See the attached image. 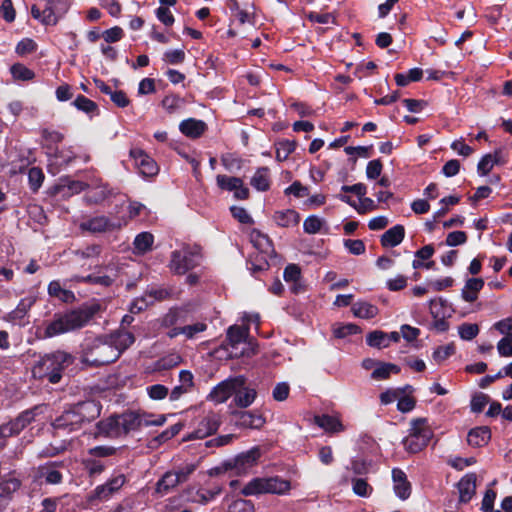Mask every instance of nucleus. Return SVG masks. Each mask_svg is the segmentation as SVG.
<instances>
[{"mask_svg":"<svg viewBox=\"0 0 512 512\" xmlns=\"http://www.w3.org/2000/svg\"><path fill=\"white\" fill-rule=\"evenodd\" d=\"M194 388V376L189 370L179 372V383L169 393V400L178 401L183 395L190 393Z\"/></svg>","mask_w":512,"mask_h":512,"instance_id":"obj_15","label":"nucleus"},{"mask_svg":"<svg viewBox=\"0 0 512 512\" xmlns=\"http://www.w3.org/2000/svg\"><path fill=\"white\" fill-rule=\"evenodd\" d=\"M72 105L88 115H94L98 112L97 104L83 95L77 96Z\"/></svg>","mask_w":512,"mask_h":512,"instance_id":"obj_46","label":"nucleus"},{"mask_svg":"<svg viewBox=\"0 0 512 512\" xmlns=\"http://www.w3.org/2000/svg\"><path fill=\"white\" fill-rule=\"evenodd\" d=\"M354 316L363 319H371L378 314V308L368 302H356L352 306Z\"/></svg>","mask_w":512,"mask_h":512,"instance_id":"obj_38","label":"nucleus"},{"mask_svg":"<svg viewBox=\"0 0 512 512\" xmlns=\"http://www.w3.org/2000/svg\"><path fill=\"white\" fill-rule=\"evenodd\" d=\"M21 481L15 477L0 481V506L5 509L13 498V494L20 488Z\"/></svg>","mask_w":512,"mask_h":512,"instance_id":"obj_21","label":"nucleus"},{"mask_svg":"<svg viewBox=\"0 0 512 512\" xmlns=\"http://www.w3.org/2000/svg\"><path fill=\"white\" fill-rule=\"evenodd\" d=\"M74 406L78 411L82 423L90 422L100 415L101 408L95 401L88 400L77 403Z\"/></svg>","mask_w":512,"mask_h":512,"instance_id":"obj_23","label":"nucleus"},{"mask_svg":"<svg viewBox=\"0 0 512 512\" xmlns=\"http://www.w3.org/2000/svg\"><path fill=\"white\" fill-rule=\"evenodd\" d=\"M353 492L359 497H369L373 491V488L362 478L352 479Z\"/></svg>","mask_w":512,"mask_h":512,"instance_id":"obj_52","label":"nucleus"},{"mask_svg":"<svg viewBox=\"0 0 512 512\" xmlns=\"http://www.w3.org/2000/svg\"><path fill=\"white\" fill-rule=\"evenodd\" d=\"M181 362V357L177 354H172L166 357L161 358L156 363V369L157 370H168L171 369L177 365H179Z\"/></svg>","mask_w":512,"mask_h":512,"instance_id":"obj_60","label":"nucleus"},{"mask_svg":"<svg viewBox=\"0 0 512 512\" xmlns=\"http://www.w3.org/2000/svg\"><path fill=\"white\" fill-rule=\"evenodd\" d=\"M273 219L281 227H292L298 224L300 217L295 210L287 209L275 212Z\"/></svg>","mask_w":512,"mask_h":512,"instance_id":"obj_35","label":"nucleus"},{"mask_svg":"<svg viewBox=\"0 0 512 512\" xmlns=\"http://www.w3.org/2000/svg\"><path fill=\"white\" fill-rule=\"evenodd\" d=\"M324 224V220L318 216L311 215L303 223V229L308 234L318 233Z\"/></svg>","mask_w":512,"mask_h":512,"instance_id":"obj_55","label":"nucleus"},{"mask_svg":"<svg viewBox=\"0 0 512 512\" xmlns=\"http://www.w3.org/2000/svg\"><path fill=\"white\" fill-rule=\"evenodd\" d=\"M181 484L173 470L167 471L156 483L155 492L160 495L168 494L175 487Z\"/></svg>","mask_w":512,"mask_h":512,"instance_id":"obj_28","label":"nucleus"},{"mask_svg":"<svg viewBox=\"0 0 512 512\" xmlns=\"http://www.w3.org/2000/svg\"><path fill=\"white\" fill-rule=\"evenodd\" d=\"M250 241L257 250L265 255H270L274 252L272 241L258 229L251 230Z\"/></svg>","mask_w":512,"mask_h":512,"instance_id":"obj_25","label":"nucleus"},{"mask_svg":"<svg viewBox=\"0 0 512 512\" xmlns=\"http://www.w3.org/2000/svg\"><path fill=\"white\" fill-rule=\"evenodd\" d=\"M236 425L242 428L260 429L265 419L255 411H237L233 413Z\"/></svg>","mask_w":512,"mask_h":512,"instance_id":"obj_17","label":"nucleus"},{"mask_svg":"<svg viewBox=\"0 0 512 512\" xmlns=\"http://www.w3.org/2000/svg\"><path fill=\"white\" fill-rule=\"evenodd\" d=\"M107 337L110 340V345L115 346V348L119 350V356L132 345L135 340L133 334L128 331H116Z\"/></svg>","mask_w":512,"mask_h":512,"instance_id":"obj_32","label":"nucleus"},{"mask_svg":"<svg viewBox=\"0 0 512 512\" xmlns=\"http://www.w3.org/2000/svg\"><path fill=\"white\" fill-rule=\"evenodd\" d=\"M222 492V488L218 485L212 488H201L198 489L195 495L189 498V501L201 505H206L214 500Z\"/></svg>","mask_w":512,"mask_h":512,"instance_id":"obj_34","label":"nucleus"},{"mask_svg":"<svg viewBox=\"0 0 512 512\" xmlns=\"http://www.w3.org/2000/svg\"><path fill=\"white\" fill-rule=\"evenodd\" d=\"M434 247L432 245H425L415 252V259L412 262L414 269H419L424 266V260L430 259L434 254Z\"/></svg>","mask_w":512,"mask_h":512,"instance_id":"obj_48","label":"nucleus"},{"mask_svg":"<svg viewBox=\"0 0 512 512\" xmlns=\"http://www.w3.org/2000/svg\"><path fill=\"white\" fill-rule=\"evenodd\" d=\"M39 407H34L20 413L14 420L0 426V435L9 438L18 435L32 421H34Z\"/></svg>","mask_w":512,"mask_h":512,"instance_id":"obj_8","label":"nucleus"},{"mask_svg":"<svg viewBox=\"0 0 512 512\" xmlns=\"http://www.w3.org/2000/svg\"><path fill=\"white\" fill-rule=\"evenodd\" d=\"M484 286V280L482 278H470L466 281L461 296L466 302H474L478 298L479 291Z\"/></svg>","mask_w":512,"mask_h":512,"instance_id":"obj_31","label":"nucleus"},{"mask_svg":"<svg viewBox=\"0 0 512 512\" xmlns=\"http://www.w3.org/2000/svg\"><path fill=\"white\" fill-rule=\"evenodd\" d=\"M168 296V292L165 289L152 290L146 293L143 297L134 300L130 307L132 313L140 312L146 309L149 305H152L155 301L163 300Z\"/></svg>","mask_w":512,"mask_h":512,"instance_id":"obj_20","label":"nucleus"},{"mask_svg":"<svg viewBox=\"0 0 512 512\" xmlns=\"http://www.w3.org/2000/svg\"><path fill=\"white\" fill-rule=\"evenodd\" d=\"M245 381L246 379L243 376L227 378L211 390L208 399L217 404L224 403L235 394L239 387L245 384Z\"/></svg>","mask_w":512,"mask_h":512,"instance_id":"obj_6","label":"nucleus"},{"mask_svg":"<svg viewBox=\"0 0 512 512\" xmlns=\"http://www.w3.org/2000/svg\"><path fill=\"white\" fill-rule=\"evenodd\" d=\"M403 445H404L405 450L408 451L409 453H418L422 449H424L428 445V443L424 442L423 439L420 440V439L408 434L403 439Z\"/></svg>","mask_w":512,"mask_h":512,"instance_id":"obj_51","label":"nucleus"},{"mask_svg":"<svg viewBox=\"0 0 512 512\" xmlns=\"http://www.w3.org/2000/svg\"><path fill=\"white\" fill-rule=\"evenodd\" d=\"M250 184L258 191H267L270 187L269 169L267 167L258 168L252 176Z\"/></svg>","mask_w":512,"mask_h":512,"instance_id":"obj_36","label":"nucleus"},{"mask_svg":"<svg viewBox=\"0 0 512 512\" xmlns=\"http://www.w3.org/2000/svg\"><path fill=\"white\" fill-rule=\"evenodd\" d=\"M276 159L278 161H285L296 148V142L291 140H281L275 144Z\"/></svg>","mask_w":512,"mask_h":512,"instance_id":"obj_45","label":"nucleus"},{"mask_svg":"<svg viewBox=\"0 0 512 512\" xmlns=\"http://www.w3.org/2000/svg\"><path fill=\"white\" fill-rule=\"evenodd\" d=\"M96 306H87L66 313L56 314L44 331L45 338H52L84 327L96 313Z\"/></svg>","mask_w":512,"mask_h":512,"instance_id":"obj_1","label":"nucleus"},{"mask_svg":"<svg viewBox=\"0 0 512 512\" xmlns=\"http://www.w3.org/2000/svg\"><path fill=\"white\" fill-rule=\"evenodd\" d=\"M493 327L505 337H512V317L504 318L496 322Z\"/></svg>","mask_w":512,"mask_h":512,"instance_id":"obj_64","label":"nucleus"},{"mask_svg":"<svg viewBox=\"0 0 512 512\" xmlns=\"http://www.w3.org/2000/svg\"><path fill=\"white\" fill-rule=\"evenodd\" d=\"M290 490V482L278 477L254 478L243 489L246 496L262 493L285 494Z\"/></svg>","mask_w":512,"mask_h":512,"instance_id":"obj_3","label":"nucleus"},{"mask_svg":"<svg viewBox=\"0 0 512 512\" xmlns=\"http://www.w3.org/2000/svg\"><path fill=\"white\" fill-rule=\"evenodd\" d=\"M491 438V431L487 426L473 428L467 435V442L473 447H482L488 443Z\"/></svg>","mask_w":512,"mask_h":512,"instance_id":"obj_26","label":"nucleus"},{"mask_svg":"<svg viewBox=\"0 0 512 512\" xmlns=\"http://www.w3.org/2000/svg\"><path fill=\"white\" fill-rule=\"evenodd\" d=\"M119 420L122 435H126L131 431L139 430L141 427L162 426L166 421V417L159 415L153 419L152 415L128 412L119 415Z\"/></svg>","mask_w":512,"mask_h":512,"instance_id":"obj_4","label":"nucleus"},{"mask_svg":"<svg viewBox=\"0 0 512 512\" xmlns=\"http://www.w3.org/2000/svg\"><path fill=\"white\" fill-rule=\"evenodd\" d=\"M476 480L475 473H467L459 480L457 489L460 503H468L473 498L476 492Z\"/></svg>","mask_w":512,"mask_h":512,"instance_id":"obj_19","label":"nucleus"},{"mask_svg":"<svg viewBox=\"0 0 512 512\" xmlns=\"http://www.w3.org/2000/svg\"><path fill=\"white\" fill-rule=\"evenodd\" d=\"M256 395V390L254 388L247 387L245 383L235 391L234 403L240 408H247L255 401Z\"/></svg>","mask_w":512,"mask_h":512,"instance_id":"obj_30","label":"nucleus"},{"mask_svg":"<svg viewBox=\"0 0 512 512\" xmlns=\"http://www.w3.org/2000/svg\"><path fill=\"white\" fill-rule=\"evenodd\" d=\"M260 456V449L258 447H253L238 455L233 460V463L229 462L226 466L233 468L238 475L246 474L257 463Z\"/></svg>","mask_w":512,"mask_h":512,"instance_id":"obj_11","label":"nucleus"},{"mask_svg":"<svg viewBox=\"0 0 512 512\" xmlns=\"http://www.w3.org/2000/svg\"><path fill=\"white\" fill-rule=\"evenodd\" d=\"M248 337V328L240 326H231L227 331V350L230 357H239L245 354L244 349L238 350V346L246 344Z\"/></svg>","mask_w":512,"mask_h":512,"instance_id":"obj_12","label":"nucleus"},{"mask_svg":"<svg viewBox=\"0 0 512 512\" xmlns=\"http://www.w3.org/2000/svg\"><path fill=\"white\" fill-rule=\"evenodd\" d=\"M82 424L83 423L80 419V416L75 406H72L69 409L65 410L53 422L54 428L64 429L68 431L77 430L82 426Z\"/></svg>","mask_w":512,"mask_h":512,"instance_id":"obj_13","label":"nucleus"},{"mask_svg":"<svg viewBox=\"0 0 512 512\" xmlns=\"http://www.w3.org/2000/svg\"><path fill=\"white\" fill-rule=\"evenodd\" d=\"M110 226L109 220L104 216H97L85 222H82L80 227L82 230H87L93 233L104 232Z\"/></svg>","mask_w":512,"mask_h":512,"instance_id":"obj_39","label":"nucleus"},{"mask_svg":"<svg viewBox=\"0 0 512 512\" xmlns=\"http://www.w3.org/2000/svg\"><path fill=\"white\" fill-rule=\"evenodd\" d=\"M162 107L168 112V113H174L184 105V100L180 98L177 95L170 94L163 98L162 100Z\"/></svg>","mask_w":512,"mask_h":512,"instance_id":"obj_49","label":"nucleus"},{"mask_svg":"<svg viewBox=\"0 0 512 512\" xmlns=\"http://www.w3.org/2000/svg\"><path fill=\"white\" fill-rule=\"evenodd\" d=\"M146 392L152 400H163L169 395L168 388L162 384L148 386Z\"/></svg>","mask_w":512,"mask_h":512,"instance_id":"obj_58","label":"nucleus"},{"mask_svg":"<svg viewBox=\"0 0 512 512\" xmlns=\"http://www.w3.org/2000/svg\"><path fill=\"white\" fill-rule=\"evenodd\" d=\"M400 368L392 363L380 362L378 366L373 370L371 377L374 380H385L390 377L391 374H398Z\"/></svg>","mask_w":512,"mask_h":512,"instance_id":"obj_40","label":"nucleus"},{"mask_svg":"<svg viewBox=\"0 0 512 512\" xmlns=\"http://www.w3.org/2000/svg\"><path fill=\"white\" fill-rule=\"evenodd\" d=\"M301 276L300 268L295 264L288 265L283 273L284 280L287 283L292 284V290L295 293H298L300 291V285L298 284V281Z\"/></svg>","mask_w":512,"mask_h":512,"instance_id":"obj_43","label":"nucleus"},{"mask_svg":"<svg viewBox=\"0 0 512 512\" xmlns=\"http://www.w3.org/2000/svg\"><path fill=\"white\" fill-rule=\"evenodd\" d=\"M93 362L97 365H105L116 361L119 358V350L115 346L110 345V340L99 338L95 341L92 348Z\"/></svg>","mask_w":512,"mask_h":512,"instance_id":"obj_9","label":"nucleus"},{"mask_svg":"<svg viewBox=\"0 0 512 512\" xmlns=\"http://www.w3.org/2000/svg\"><path fill=\"white\" fill-rule=\"evenodd\" d=\"M221 424L220 414L209 411L199 421L195 429L185 437V440L204 439L215 433Z\"/></svg>","mask_w":512,"mask_h":512,"instance_id":"obj_7","label":"nucleus"},{"mask_svg":"<svg viewBox=\"0 0 512 512\" xmlns=\"http://www.w3.org/2000/svg\"><path fill=\"white\" fill-rule=\"evenodd\" d=\"M409 434L420 440L423 439V441L426 443H429L433 436V432L427 423V419L425 418H417L412 420Z\"/></svg>","mask_w":512,"mask_h":512,"instance_id":"obj_24","label":"nucleus"},{"mask_svg":"<svg viewBox=\"0 0 512 512\" xmlns=\"http://www.w3.org/2000/svg\"><path fill=\"white\" fill-rule=\"evenodd\" d=\"M404 236V226L395 225L381 236V244L383 247H396L403 241Z\"/></svg>","mask_w":512,"mask_h":512,"instance_id":"obj_27","label":"nucleus"},{"mask_svg":"<svg viewBox=\"0 0 512 512\" xmlns=\"http://www.w3.org/2000/svg\"><path fill=\"white\" fill-rule=\"evenodd\" d=\"M74 362V357L65 351L57 350L40 357L32 367V376L35 379H47L50 383L56 384L61 378L63 371Z\"/></svg>","mask_w":512,"mask_h":512,"instance_id":"obj_2","label":"nucleus"},{"mask_svg":"<svg viewBox=\"0 0 512 512\" xmlns=\"http://www.w3.org/2000/svg\"><path fill=\"white\" fill-rule=\"evenodd\" d=\"M130 157L134 160L135 166L143 177H154L159 172L155 160L140 148H132Z\"/></svg>","mask_w":512,"mask_h":512,"instance_id":"obj_10","label":"nucleus"},{"mask_svg":"<svg viewBox=\"0 0 512 512\" xmlns=\"http://www.w3.org/2000/svg\"><path fill=\"white\" fill-rule=\"evenodd\" d=\"M413 390V387L410 385H406L402 388L388 389L380 394V401L383 405H388L396 400L398 401L401 395L412 393Z\"/></svg>","mask_w":512,"mask_h":512,"instance_id":"obj_42","label":"nucleus"},{"mask_svg":"<svg viewBox=\"0 0 512 512\" xmlns=\"http://www.w3.org/2000/svg\"><path fill=\"white\" fill-rule=\"evenodd\" d=\"M179 129L187 137L197 138L205 131L206 124L201 120L189 118L180 123Z\"/></svg>","mask_w":512,"mask_h":512,"instance_id":"obj_29","label":"nucleus"},{"mask_svg":"<svg viewBox=\"0 0 512 512\" xmlns=\"http://www.w3.org/2000/svg\"><path fill=\"white\" fill-rule=\"evenodd\" d=\"M34 481L46 484H59L62 474L56 469V462H50L39 466L34 473Z\"/></svg>","mask_w":512,"mask_h":512,"instance_id":"obj_16","label":"nucleus"},{"mask_svg":"<svg viewBox=\"0 0 512 512\" xmlns=\"http://www.w3.org/2000/svg\"><path fill=\"white\" fill-rule=\"evenodd\" d=\"M496 163H497L496 155H492V154L484 155L477 165L478 173L481 176L487 175L492 170V168L494 167V165Z\"/></svg>","mask_w":512,"mask_h":512,"instance_id":"obj_56","label":"nucleus"},{"mask_svg":"<svg viewBox=\"0 0 512 512\" xmlns=\"http://www.w3.org/2000/svg\"><path fill=\"white\" fill-rule=\"evenodd\" d=\"M126 478L123 474L111 477L105 484L97 486L93 491V498L106 500L124 485Z\"/></svg>","mask_w":512,"mask_h":512,"instance_id":"obj_14","label":"nucleus"},{"mask_svg":"<svg viewBox=\"0 0 512 512\" xmlns=\"http://www.w3.org/2000/svg\"><path fill=\"white\" fill-rule=\"evenodd\" d=\"M10 71L13 78L17 80L26 81L34 78V72L26 66H24L23 64L17 63L12 65Z\"/></svg>","mask_w":512,"mask_h":512,"instance_id":"obj_54","label":"nucleus"},{"mask_svg":"<svg viewBox=\"0 0 512 512\" xmlns=\"http://www.w3.org/2000/svg\"><path fill=\"white\" fill-rule=\"evenodd\" d=\"M106 438H118L122 436L119 415L110 416L97 423V434Z\"/></svg>","mask_w":512,"mask_h":512,"instance_id":"obj_18","label":"nucleus"},{"mask_svg":"<svg viewBox=\"0 0 512 512\" xmlns=\"http://www.w3.org/2000/svg\"><path fill=\"white\" fill-rule=\"evenodd\" d=\"M31 15L44 25H55L58 21L54 10L49 5H46L43 9L38 5H33L31 7Z\"/></svg>","mask_w":512,"mask_h":512,"instance_id":"obj_33","label":"nucleus"},{"mask_svg":"<svg viewBox=\"0 0 512 512\" xmlns=\"http://www.w3.org/2000/svg\"><path fill=\"white\" fill-rule=\"evenodd\" d=\"M241 178L238 177H229L226 175H218L216 177L217 185L227 191H235L236 188L240 187Z\"/></svg>","mask_w":512,"mask_h":512,"instance_id":"obj_50","label":"nucleus"},{"mask_svg":"<svg viewBox=\"0 0 512 512\" xmlns=\"http://www.w3.org/2000/svg\"><path fill=\"white\" fill-rule=\"evenodd\" d=\"M186 311L182 308L171 309L163 318V324L165 326H173L177 323H182L185 321Z\"/></svg>","mask_w":512,"mask_h":512,"instance_id":"obj_53","label":"nucleus"},{"mask_svg":"<svg viewBox=\"0 0 512 512\" xmlns=\"http://www.w3.org/2000/svg\"><path fill=\"white\" fill-rule=\"evenodd\" d=\"M459 336L463 340H472L479 333V327L477 324L464 323L458 328Z\"/></svg>","mask_w":512,"mask_h":512,"instance_id":"obj_59","label":"nucleus"},{"mask_svg":"<svg viewBox=\"0 0 512 512\" xmlns=\"http://www.w3.org/2000/svg\"><path fill=\"white\" fill-rule=\"evenodd\" d=\"M28 180L31 188L36 191L42 185L44 174L40 168L32 167L28 172Z\"/></svg>","mask_w":512,"mask_h":512,"instance_id":"obj_61","label":"nucleus"},{"mask_svg":"<svg viewBox=\"0 0 512 512\" xmlns=\"http://www.w3.org/2000/svg\"><path fill=\"white\" fill-rule=\"evenodd\" d=\"M228 512H254V505L251 501L238 499L229 505Z\"/></svg>","mask_w":512,"mask_h":512,"instance_id":"obj_63","label":"nucleus"},{"mask_svg":"<svg viewBox=\"0 0 512 512\" xmlns=\"http://www.w3.org/2000/svg\"><path fill=\"white\" fill-rule=\"evenodd\" d=\"M100 253L101 247L96 244L89 245L82 249H77L74 251V254L81 259L96 258L100 255Z\"/></svg>","mask_w":512,"mask_h":512,"instance_id":"obj_62","label":"nucleus"},{"mask_svg":"<svg viewBox=\"0 0 512 512\" xmlns=\"http://www.w3.org/2000/svg\"><path fill=\"white\" fill-rule=\"evenodd\" d=\"M443 302L444 301L442 298L431 299L429 301L430 313L435 318L434 327L439 332H445L449 327L448 322L446 320H444L443 318H438L439 313L437 311H435L436 305L439 304L442 306Z\"/></svg>","mask_w":512,"mask_h":512,"instance_id":"obj_47","label":"nucleus"},{"mask_svg":"<svg viewBox=\"0 0 512 512\" xmlns=\"http://www.w3.org/2000/svg\"><path fill=\"white\" fill-rule=\"evenodd\" d=\"M34 303L35 299L33 297H26L21 299L16 309L12 312L13 318L22 319L23 317H25V315L31 309Z\"/></svg>","mask_w":512,"mask_h":512,"instance_id":"obj_57","label":"nucleus"},{"mask_svg":"<svg viewBox=\"0 0 512 512\" xmlns=\"http://www.w3.org/2000/svg\"><path fill=\"white\" fill-rule=\"evenodd\" d=\"M366 342L369 346L379 348V349L386 348L389 346L387 333L380 331V330H375V331L370 332L366 336Z\"/></svg>","mask_w":512,"mask_h":512,"instance_id":"obj_44","label":"nucleus"},{"mask_svg":"<svg viewBox=\"0 0 512 512\" xmlns=\"http://www.w3.org/2000/svg\"><path fill=\"white\" fill-rule=\"evenodd\" d=\"M154 237L149 232L139 233L133 242L134 249L138 254H144L149 251L153 245Z\"/></svg>","mask_w":512,"mask_h":512,"instance_id":"obj_41","label":"nucleus"},{"mask_svg":"<svg viewBox=\"0 0 512 512\" xmlns=\"http://www.w3.org/2000/svg\"><path fill=\"white\" fill-rule=\"evenodd\" d=\"M315 423L327 432H339L343 430L340 420L331 415H320L315 417Z\"/></svg>","mask_w":512,"mask_h":512,"instance_id":"obj_37","label":"nucleus"},{"mask_svg":"<svg viewBox=\"0 0 512 512\" xmlns=\"http://www.w3.org/2000/svg\"><path fill=\"white\" fill-rule=\"evenodd\" d=\"M392 479L394 482L395 494L402 500L409 498L411 494V485L407 480L406 474L398 468L392 470Z\"/></svg>","mask_w":512,"mask_h":512,"instance_id":"obj_22","label":"nucleus"},{"mask_svg":"<svg viewBox=\"0 0 512 512\" xmlns=\"http://www.w3.org/2000/svg\"><path fill=\"white\" fill-rule=\"evenodd\" d=\"M201 260L199 249L184 247L173 251L171 254L170 268L176 274H185L190 269L198 266Z\"/></svg>","mask_w":512,"mask_h":512,"instance_id":"obj_5","label":"nucleus"}]
</instances>
